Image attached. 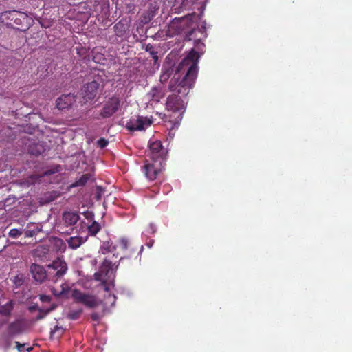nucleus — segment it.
Here are the masks:
<instances>
[{
  "mask_svg": "<svg viewBox=\"0 0 352 352\" xmlns=\"http://www.w3.org/2000/svg\"><path fill=\"white\" fill-rule=\"evenodd\" d=\"M199 55L195 50H192L178 66L176 72L169 82L168 89L173 94L167 98L166 108L173 112L180 111L184 108L182 100L193 87L198 72V59Z\"/></svg>",
  "mask_w": 352,
  "mask_h": 352,
  "instance_id": "nucleus-1",
  "label": "nucleus"
},
{
  "mask_svg": "<svg viewBox=\"0 0 352 352\" xmlns=\"http://www.w3.org/2000/svg\"><path fill=\"white\" fill-rule=\"evenodd\" d=\"M33 20L26 13L17 10H8L0 13V23L14 28L25 30Z\"/></svg>",
  "mask_w": 352,
  "mask_h": 352,
  "instance_id": "nucleus-2",
  "label": "nucleus"
},
{
  "mask_svg": "<svg viewBox=\"0 0 352 352\" xmlns=\"http://www.w3.org/2000/svg\"><path fill=\"white\" fill-rule=\"evenodd\" d=\"M48 270V280L56 283L65 275L68 270L66 261L60 257L56 258L47 265Z\"/></svg>",
  "mask_w": 352,
  "mask_h": 352,
  "instance_id": "nucleus-3",
  "label": "nucleus"
},
{
  "mask_svg": "<svg viewBox=\"0 0 352 352\" xmlns=\"http://www.w3.org/2000/svg\"><path fill=\"white\" fill-rule=\"evenodd\" d=\"M168 150L163 146L160 140H150L148 142V150L147 151V160L157 161L166 163L167 159Z\"/></svg>",
  "mask_w": 352,
  "mask_h": 352,
  "instance_id": "nucleus-4",
  "label": "nucleus"
},
{
  "mask_svg": "<svg viewBox=\"0 0 352 352\" xmlns=\"http://www.w3.org/2000/svg\"><path fill=\"white\" fill-rule=\"evenodd\" d=\"M166 163L146 159L142 166V171L149 181H154L164 169Z\"/></svg>",
  "mask_w": 352,
  "mask_h": 352,
  "instance_id": "nucleus-5",
  "label": "nucleus"
},
{
  "mask_svg": "<svg viewBox=\"0 0 352 352\" xmlns=\"http://www.w3.org/2000/svg\"><path fill=\"white\" fill-rule=\"evenodd\" d=\"M72 297L76 302L82 304L89 308H94L99 305V301L94 296L84 293L78 289L72 290Z\"/></svg>",
  "mask_w": 352,
  "mask_h": 352,
  "instance_id": "nucleus-6",
  "label": "nucleus"
},
{
  "mask_svg": "<svg viewBox=\"0 0 352 352\" xmlns=\"http://www.w3.org/2000/svg\"><path fill=\"white\" fill-rule=\"evenodd\" d=\"M121 107V100L118 96H113L105 102L100 115L107 118L116 113Z\"/></svg>",
  "mask_w": 352,
  "mask_h": 352,
  "instance_id": "nucleus-7",
  "label": "nucleus"
},
{
  "mask_svg": "<svg viewBox=\"0 0 352 352\" xmlns=\"http://www.w3.org/2000/svg\"><path fill=\"white\" fill-rule=\"evenodd\" d=\"M30 272L34 281L38 283H42L45 280H48V270L43 266L32 263L30 267Z\"/></svg>",
  "mask_w": 352,
  "mask_h": 352,
  "instance_id": "nucleus-8",
  "label": "nucleus"
},
{
  "mask_svg": "<svg viewBox=\"0 0 352 352\" xmlns=\"http://www.w3.org/2000/svg\"><path fill=\"white\" fill-rule=\"evenodd\" d=\"M99 83L96 80L86 84L81 90V96L84 98L85 102H88L96 98L98 94Z\"/></svg>",
  "mask_w": 352,
  "mask_h": 352,
  "instance_id": "nucleus-9",
  "label": "nucleus"
},
{
  "mask_svg": "<svg viewBox=\"0 0 352 352\" xmlns=\"http://www.w3.org/2000/svg\"><path fill=\"white\" fill-rule=\"evenodd\" d=\"M76 101V96L73 94H63L56 99V107L63 110L70 107Z\"/></svg>",
  "mask_w": 352,
  "mask_h": 352,
  "instance_id": "nucleus-10",
  "label": "nucleus"
},
{
  "mask_svg": "<svg viewBox=\"0 0 352 352\" xmlns=\"http://www.w3.org/2000/svg\"><path fill=\"white\" fill-rule=\"evenodd\" d=\"M130 23V20L127 19H122L116 23L113 26L116 35L118 37L124 36L129 31Z\"/></svg>",
  "mask_w": 352,
  "mask_h": 352,
  "instance_id": "nucleus-11",
  "label": "nucleus"
},
{
  "mask_svg": "<svg viewBox=\"0 0 352 352\" xmlns=\"http://www.w3.org/2000/svg\"><path fill=\"white\" fill-rule=\"evenodd\" d=\"M79 219L80 216L76 212H65L63 214V221L67 227L74 226Z\"/></svg>",
  "mask_w": 352,
  "mask_h": 352,
  "instance_id": "nucleus-12",
  "label": "nucleus"
},
{
  "mask_svg": "<svg viewBox=\"0 0 352 352\" xmlns=\"http://www.w3.org/2000/svg\"><path fill=\"white\" fill-rule=\"evenodd\" d=\"M148 96L151 101L158 102L164 96V91L161 87H154L148 93Z\"/></svg>",
  "mask_w": 352,
  "mask_h": 352,
  "instance_id": "nucleus-13",
  "label": "nucleus"
},
{
  "mask_svg": "<svg viewBox=\"0 0 352 352\" xmlns=\"http://www.w3.org/2000/svg\"><path fill=\"white\" fill-rule=\"evenodd\" d=\"M126 128L130 131H142L144 129V122L141 118L130 120L126 123Z\"/></svg>",
  "mask_w": 352,
  "mask_h": 352,
  "instance_id": "nucleus-14",
  "label": "nucleus"
},
{
  "mask_svg": "<svg viewBox=\"0 0 352 352\" xmlns=\"http://www.w3.org/2000/svg\"><path fill=\"white\" fill-rule=\"evenodd\" d=\"M69 290L70 287L67 283H62L59 287L53 286L51 288V292L55 296H63Z\"/></svg>",
  "mask_w": 352,
  "mask_h": 352,
  "instance_id": "nucleus-15",
  "label": "nucleus"
},
{
  "mask_svg": "<svg viewBox=\"0 0 352 352\" xmlns=\"http://www.w3.org/2000/svg\"><path fill=\"white\" fill-rule=\"evenodd\" d=\"M87 240V238H83L82 236H76L69 238L67 240L69 248L72 249H77L82 244H83Z\"/></svg>",
  "mask_w": 352,
  "mask_h": 352,
  "instance_id": "nucleus-16",
  "label": "nucleus"
},
{
  "mask_svg": "<svg viewBox=\"0 0 352 352\" xmlns=\"http://www.w3.org/2000/svg\"><path fill=\"white\" fill-rule=\"evenodd\" d=\"M8 331L10 336L20 334L23 332L22 324L19 321L13 322L9 324Z\"/></svg>",
  "mask_w": 352,
  "mask_h": 352,
  "instance_id": "nucleus-17",
  "label": "nucleus"
},
{
  "mask_svg": "<svg viewBox=\"0 0 352 352\" xmlns=\"http://www.w3.org/2000/svg\"><path fill=\"white\" fill-rule=\"evenodd\" d=\"M60 195L58 191H50L44 194L43 199L45 203H50L57 199Z\"/></svg>",
  "mask_w": 352,
  "mask_h": 352,
  "instance_id": "nucleus-18",
  "label": "nucleus"
},
{
  "mask_svg": "<svg viewBox=\"0 0 352 352\" xmlns=\"http://www.w3.org/2000/svg\"><path fill=\"white\" fill-rule=\"evenodd\" d=\"M114 265L115 263H113L112 261L106 258L104 259L100 269L101 272H103L105 276H107L111 270H113Z\"/></svg>",
  "mask_w": 352,
  "mask_h": 352,
  "instance_id": "nucleus-19",
  "label": "nucleus"
},
{
  "mask_svg": "<svg viewBox=\"0 0 352 352\" xmlns=\"http://www.w3.org/2000/svg\"><path fill=\"white\" fill-rule=\"evenodd\" d=\"M13 309V301L11 300L6 304L0 307V314L8 316H10Z\"/></svg>",
  "mask_w": 352,
  "mask_h": 352,
  "instance_id": "nucleus-20",
  "label": "nucleus"
},
{
  "mask_svg": "<svg viewBox=\"0 0 352 352\" xmlns=\"http://www.w3.org/2000/svg\"><path fill=\"white\" fill-rule=\"evenodd\" d=\"M116 250L115 245H113V243L109 241H107L103 242L102 245L100 246V252L103 254H107L109 252H112Z\"/></svg>",
  "mask_w": 352,
  "mask_h": 352,
  "instance_id": "nucleus-21",
  "label": "nucleus"
},
{
  "mask_svg": "<svg viewBox=\"0 0 352 352\" xmlns=\"http://www.w3.org/2000/svg\"><path fill=\"white\" fill-rule=\"evenodd\" d=\"M91 174H84L73 184H72L71 187L83 186L87 183V182L91 179Z\"/></svg>",
  "mask_w": 352,
  "mask_h": 352,
  "instance_id": "nucleus-22",
  "label": "nucleus"
},
{
  "mask_svg": "<svg viewBox=\"0 0 352 352\" xmlns=\"http://www.w3.org/2000/svg\"><path fill=\"white\" fill-rule=\"evenodd\" d=\"M50 252L49 248L47 245H38L34 250L36 256L39 258L46 257Z\"/></svg>",
  "mask_w": 352,
  "mask_h": 352,
  "instance_id": "nucleus-23",
  "label": "nucleus"
},
{
  "mask_svg": "<svg viewBox=\"0 0 352 352\" xmlns=\"http://www.w3.org/2000/svg\"><path fill=\"white\" fill-rule=\"evenodd\" d=\"M56 307V305L53 304L50 306V307L47 309H38V314L36 317V320H40L44 318L50 312L54 310Z\"/></svg>",
  "mask_w": 352,
  "mask_h": 352,
  "instance_id": "nucleus-24",
  "label": "nucleus"
},
{
  "mask_svg": "<svg viewBox=\"0 0 352 352\" xmlns=\"http://www.w3.org/2000/svg\"><path fill=\"white\" fill-rule=\"evenodd\" d=\"M12 281L14 285L15 288H19L21 287L25 282V277L23 274H18L13 277Z\"/></svg>",
  "mask_w": 352,
  "mask_h": 352,
  "instance_id": "nucleus-25",
  "label": "nucleus"
},
{
  "mask_svg": "<svg viewBox=\"0 0 352 352\" xmlns=\"http://www.w3.org/2000/svg\"><path fill=\"white\" fill-rule=\"evenodd\" d=\"M103 274H104L103 272H101V270L100 269L99 272H96L94 274V278L95 280H98V281H101L102 282V287H104V289L106 291V292H109V286L107 285L106 281L103 279L102 276H103Z\"/></svg>",
  "mask_w": 352,
  "mask_h": 352,
  "instance_id": "nucleus-26",
  "label": "nucleus"
},
{
  "mask_svg": "<svg viewBox=\"0 0 352 352\" xmlns=\"http://www.w3.org/2000/svg\"><path fill=\"white\" fill-rule=\"evenodd\" d=\"M100 229V225L95 221L87 228L89 233L92 236H95Z\"/></svg>",
  "mask_w": 352,
  "mask_h": 352,
  "instance_id": "nucleus-27",
  "label": "nucleus"
},
{
  "mask_svg": "<svg viewBox=\"0 0 352 352\" xmlns=\"http://www.w3.org/2000/svg\"><path fill=\"white\" fill-rule=\"evenodd\" d=\"M82 313V309L70 310L67 314V318L70 320H75L80 318Z\"/></svg>",
  "mask_w": 352,
  "mask_h": 352,
  "instance_id": "nucleus-28",
  "label": "nucleus"
},
{
  "mask_svg": "<svg viewBox=\"0 0 352 352\" xmlns=\"http://www.w3.org/2000/svg\"><path fill=\"white\" fill-rule=\"evenodd\" d=\"M54 245L56 247V251L64 252L66 248V245L63 240L59 238L54 239Z\"/></svg>",
  "mask_w": 352,
  "mask_h": 352,
  "instance_id": "nucleus-29",
  "label": "nucleus"
},
{
  "mask_svg": "<svg viewBox=\"0 0 352 352\" xmlns=\"http://www.w3.org/2000/svg\"><path fill=\"white\" fill-rule=\"evenodd\" d=\"M153 18V14L152 13V12H144L143 13L141 16H140V22L145 25V24H147Z\"/></svg>",
  "mask_w": 352,
  "mask_h": 352,
  "instance_id": "nucleus-30",
  "label": "nucleus"
},
{
  "mask_svg": "<svg viewBox=\"0 0 352 352\" xmlns=\"http://www.w3.org/2000/svg\"><path fill=\"white\" fill-rule=\"evenodd\" d=\"M129 241L128 239H126V237H121L119 239L118 245L120 246V248L122 250H126L129 248Z\"/></svg>",
  "mask_w": 352,
  "mask_h": 352,
  "instance_id": "nucleus-31",
  "label": "nucleus"
},
{
  "mask_svg": "<svg viewBox=\"0 0 352 352\" xmlns=\"http://www.w3.org/2000/svg\"><path fill=\"white\" fill-rule=\"evenodd\" d=\"M116 300V296L113 294H109L108 296L104 299V304L105 305H108L109 304L111 306H113L115 305Z\"/></svg>",
  "mask_w": 352,
  "mask_h": 352,
  "instance_id": "nucleus-32",
  "label": "nucleus"
},
{
  "mask_svg": "<svg viewBox=\"0 0 352 352\" xmlns=\"http://www.w3.org/2000/svg\"><path fill=\"white\" fill-rule=\"evenodd\" d=\"M21 234L22 231L16 228L11 229L8 233L9 236L12 239H17Z\"/></svg>",
  "mask_w": 352,
  "mask_h": 352,
  "instance_id": "nucleus-33",
  "label": "nucleus"
},
{
  "mask_svg": "<svg viewBox=\"0 0 352 352\" xmlns=\"http://www.w3.org/2000/svg\"><path fill=\"white\" fill-rule=\"evenodd\" d=\"M104 192V188L101 186H96V199L99 201L101 199Z\"/></svg>",
  "mask_w": 352,
  "mask_h": 352,
  "instance_id": "nucleus-34",
  "label": "nucleus"
},
{
  "mask_svg": "<svg viewBox=\"0 0 352 352\" xmlns=\"http://www.w3.org/2000/svg\"><path fill=\"white\" fill-rule=\"evenodd\" d=\"M145 50L146 52H149L151 56H153L155 54H157V52L155 50V47H153V45L150 43L146 45Z\"/></svg>",
  "mask_w": 352,
  "mask_h": 352,
  "instance_id": "nucleus-35",
  "label": "nucleus"
},
{
  "mask_svg": "<svg viewBox=\"0 0 352 352\" xmlns=\"http://www.w3.org/2000/svg\"><path fill=\"white\" fill-rule=\"evenodd\" d=\"M170 72L168 71L163 73L161 76H160V80L162 83H164L166 82L168 78H170Z\"/></svg>",
  "mask_w": 352,
  "mask_h": 352,
  "instance_id": "nucleus-36",
  "label": "nucleus"
},
{
  "mask_svg": "<svg viewBox=\"0 0 352 352\" xmlns=\"http://www.w3.org/2000/svg\"><path fill=\"white\" fill-rule=\"evenodd\" d=\"M61 170V166H56V167H54L53 169H50V170H47L45 174V175H52L54 173H58L59 171Z\"/></svg>",
  "mask_w": 352,
  "mask_h": 352,
  "instance_id": "nucleus-37",
  "label": "nucleus"
},
{
  "mask_svg": "<svg viewBox=\"0 0 352 352\" xmlns=\"http://www.w3.org/2000/svg\"><path fill=\"white\" fill-rule=\"evenodd\" d=\"M98 146L103 148L106 147L108 144V141L104 138H100L97 142Z\"/></svg>",
  "mask_w": 352,
  "mask_h": 352,
  "instance_id": "nucleus-38",
  "label": "nucleus"
},
{
  "mask_svg": "<svg viewBox=\"0 0 352 352\" xmlns=\"http://www.w3.org/2000/svg\"><path fill=\"white\" fill-rule=\"evenodd\" d=\"M39 299L43 302H49L51 301V297L48 295L41 294L39 296Z\"/></svg>",
  "mask_w": 352,
  "mask_h": 352,
  "instance_id": "nucleus-39",
  "label": "nucleus"
},
{
  "mask_svg": "<svg viewBox=\"0 0 352 352\" xmlns=\"http://www.w3.org/2000/svg\"><path fill=\"white\" fill-rule=\"evenodd\" d=\"M91 318L94 321H99L100 320V316L98 313L94 312L91 314Z\"/></svg>",
  "mask_w": 352,
  "mask_h": 352,
  "instance_id": "nucleus-40",
  "label": "nucleus"
},
{
  "mask_svg": "<svg viewBox=\"0 0 352 352\" xmlns=\"http://www.w3.org/2000/svg\"><path fill=\"white\" fill-rule=\"evenodd\" d=\"M15 344H16V346L18 351L19 352L22 351L25 344H21L19 342H17V341L15 342Z\"/></svg>",
  "mask_w": 352,
  "mask_h": 352,
  "instance_id": "nucleus-41",
  "label": "nucleus"
},
{
  "mask_svg": "<svg viewBox=\"0 0 352 352\" xmlns=\"http://www.w3.org/2000/svg\"><path fill=\"white\" fill-rule=\"evenodd\" d=\"M25 236H27V237H32V236H34V231L28 230V231L25 232Z\"/></svg>",
  "mask_w": 352,
  "mask_h": 352,
  "instance_id": "nucleus-42",
  "label": "nucleus"
},
{
  "mask_svg": "<svg viewBox=\"0 0 352 352\" xmlns=\"http://www.w3.org/2000/svg\"><path fill=\"white\" fill-rule=\"evenodd\" d=\"M61 327H58V325H56L54 329L51 331L52 334H54L56 331L58 330H60Z\"/></svg>",
  "mask_w": 352,
  "mask_h": 352,
  "instance_id": "nucleus-43",
  "label": "nucleus"
},
{
  "mask_svg": "<svg viewBox=\"0 0 352 352\" xmlns=\"http://www.w3.org/2000/svg\"><path fill=\"white\" fill-rule=\"evenodd\" d=\"M152 58L154 60V63L155 65L157 63L158 61V56H157V54H155V55L153 56H151Z\"/></svg>",
  "mask_w": 352,
  "mask_h": 352,
  "instance_id": "nucleus-44",
  "label": "nucleus"
},
{
  "mask_svg": "<svg viewBox=\"0 0 352 352\" xmlns=\"http://www.w3.org/2000/svg\"><path fill=\"white\" fill-rule=\"evenodd\" d=\"M34 309H36V307L35 306H31V307H29L30 311H33Z\"/></svg>",
  "mask_w": 352,
  "mask_h": 352,
  "instance_id": "nucleus-45",
  "label": "nucleus"
},
{
  "mask_svg": "<svg viewBox=\"0 0 352 352\" xmlns=\"http://www.w3.org/2000/svg\"><path fill=\"white\" fill-rule=\"evenodd\" d=\"M32 153L33 154H35V155H38V154H40V153H41V152H40V151H37V152H36V153H33V152H32Z\"/></svg>",
  "mask_w": 352,
  "mask_h": 352,
  "instance_id": "nucleus-46",
  "label": "nucleus"
},
{
  "mask_svg": "<svg viewBox=\"0 0 352 352\" xmlns=\"http://www.w3.org/2000/svg\"><path fill=\"white\" fill-rule=\"evenodd\" d=\"M30 350H32V347H30V348L28 349V351H30Z\"/></svg>",
  "mask_w": 352,
  "mask_h": 352,
  "instance_id": "nucleus-47",
  "label": "nucleus"
}]
</instances>
